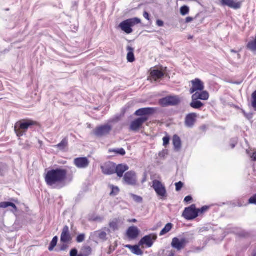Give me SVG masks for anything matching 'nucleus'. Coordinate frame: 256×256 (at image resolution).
<instances>
[{"instance_id": "obj_58", "label": "nucleus", "mask_w": 256, "mask_h": 256, "mask_svg": "<svg viewBox=\"0 0 256 256\" xmlns=\"http://www.w3.org/2000/svg\"><path fill=\"white\" fill-rule=\"evenodd\" d=\"M174 254L173 252H170L168 256H174Z\"/></svg>"}, {"instance_id": "obj_43", "label": "nucleus", "mask_w": 256, "mask_h": 256, "mask_svg": "<svg viewBox=\"0 0 256 256\" xmlns=\"http://www.w3.org/2000/svg\"><path fill=\"white\" fill-rule=\"evenodd\" d=\"M110 226L114 231L118 229V224L116 222H112L110 223Z\"/></svg>"}, {"instance_id": "obj_45", "label": "nucleus", "mask_w": 256, "mask_h": 256, "mask_svg": "<svg viewBox=\"0 0 256 256\" xmlns=\"http://www.w3.org/2000/svg\"><path fill=\"white\" fill-rule=\"evenodd\" d=\"M249 204H254L256 205V194H254L248 200Z\"/></svg>"}, {"instance_id": "obj_15", "label": "nucleus", "mask_w": 256, "mask_h": 256, "mask_svg": "<svg viewBox=\"0 0 256 256\" xmlns=\"http://www.w3.org/2000/svg\"><path fill=\"white\" fill-rule=\"evenodd\" d=\"M220 3L223 6H228L231 8L236 10L240 9L242 4V2L234 0H221Z\"/></svg>"}, {"instance_id": "obj_16", "label": "nucleus", "mask_w": 256, "mask_h": 256, "mask_svg": "<svg viewBox=\"0 0 256 256\" xmlns=\"http://www.w3.org/2000/svg\"><path fill=\"white\" fill-rule=\"evenodd\" d=\"M74 165L78 168H86L90 164V161L86 157L77 158L74 160Z\"/></svg>"}, {"instance_id": "obj_59", "label": "nucleus", "mask_w": 256, "mask_h": 256, "mask_svg": "<svg viewBox=\"0 0 256 256\" xmlns=\"http://www.w3.org/2000/svg\"><path fill=\"white\" fill-rule=\"evenodd\" d=\"M130 222H137L135 218L132 219L130 220Z\"/></svg>"}, {"instance_id": "obj_31", "label": "nucleus", "mask_w": 256, "mask_h": 256, "mask_svg": "<svg viewBox=\"0 0 256 256\" xmlns=\"http://www.w3.org/2000/svg\"><path fill=\"white\" fill-rule=\"evenodd\" d=\"M247 48L252 52H256V36L254 40L250 42L247 44Z\"/></svg>"}, {"instance_id": "obj_19", "label": "nucleus", "mask_w": 256, "mask_h": 256, "mask_svg": "<svg viewBox=\"0 0 256 256\" xmlns=\"http://www.w3.org/2000/svg\"><path fill=\"white\" fill-rule=\"evenodd\" d=\"M139 233L140 231L138 228L134 226L130 227L126 231L127 236L130 240L136 239L138 236Z\"/></svg>"}, {"instance_id": "obj_32", "label": "nucleus", "mask_w": 256, "mask_h": 256, "mask_svg": "<svg viewBox=\"0 0 256 256\" xmlns=\"http://www.w3.org/2000/svg\"><path fill=\"white\" fill-rule=\"evenodd\" d=\"M132 253L137 256H140L143 254V251L140 248L139 246L134 245L132 250Z\"/></svg>"}, {"instance_id": "obj_1", "label": "nucleus", "mask_w": 256, "mask_h": 256, "mask_svg": "<svg viewBox=\"0 0 256 256\" xmlns=\"http://www.w3.org/2000/svg\"><path fill=\"white\" fill-rule=\"evenodd\" d=\"M68 172L62 168H53L48 170L46 176L45 181L48 186L56 187L62 185L65 181Z\"/></svg>"}, {"instance_id": "obj_34", "label": "nucleus", "mask_w": 256, "mask_h": 256, "mask_svg": "<svg viewBox=\"0 0 256 256\" xmlns=\"http://www.w3.org/2000/svg\"><path fill=\"white\" fill-rule=\"evenodd\" d=\"M190 12V8L187 6H183L180 8V13L182 16H186Z\"/></svg>"}, {"instance_id": "obj_26", "label": "nucleus", "mask_w": 256, "mask_h": 256, "mask_svg": "<svg viewBox=\"0 0 256 256\" xmlns=\"http://www.w3.org/2000/svg\"><path fill=\"white\" fill-rule=\"evenodd\" d=\"M109 153L114 152L116 154L124 156L126 154V151L123 148L110 149Z\"/></svg>"}, {"instance_id": "obj_22", "label": "nucleus", "mask_w": 256, "mask_h": 256, "mask_svg": "<svg viewBox=\"0 0 256 256\" xmlns=\"http://www.w3.org/2000/svg\"><path fill=\"white\" fill-rule=\"evenodd\" d=\"M172 143L174 146V150L176 152L180 151L182 148V142L179 136L176 134L174 136Z\"/></svg>"}, {"instance_id": "obj_62", "label": "nucleus", "mask_w": 256, "mask_h": 256, "mask_svg": "<svg viewBox=\"0 0 256 256\" xmlns=\"http://www.w3.org/2000/svg\"><path fill=\"white\" fill-rule=\"evenodd\" d=\"M238 206H240V207H241V206H242V204H240L238 203Z\"/></svg>"}, {"instance_id": "obj_54", "label": "nucleus", "mask_w": 256, "mask_h": 256, "mask_svg": "<svg viewBox=\"0 0 256 256\" xmlns=\"http://www.w3.org/2000/svg\"><path fill=\"white\" fill-rule=\"evenodd\" d=\"M194 20V18L192 17H190V16H188V17H187L186 18V23H188V22H191L192 21Z\"/></svg>"}, {"instance_id": "obj_41", "label": "nucleus", "mask_w": 256, "mask_h": 256, "mask_svg": "<svg viewBox=\"0 0 256 256\" xmlns=\"http://www.w3.org/2000/svg\"><path fill=\"white\" fill-rule=\"evenodd\" d=\"M86 238V235L84 234H78L76 238V241L78 243H80L83 242L84 240Z\"/></svg>"}, {"instance_id": "obj_20", "label": "nucleus", "mask_w": 256, "mask_h": 256, "mask_svg": "<svg viewBox=\"0 0 256 256\" xmlns=\"http://www.w3.org/2000/svg\"><path fill=\"white\" fill-rule=\"evenodd\" d=\"M192 97L198 100H206L209 98V94L207 91H198L192 94Z\"/></svg>"}, {"instance_id": "obj_63", "label": "nucleus", "mask_w": 256, "mask_h": 256, "mask_svg": "<svg viewBox=\"0 0 256 256\" xmlns=\"http://www.w3.org/2000/svg\"><path fill=\"white\" fill-rule=\"evenodd\" d=\"M78 256H85L82 255V254H79L78 255Z\"/></svg>"}, {"instance_id": "obj_51", "label": "nucleus", "mask_w": 256, "mask_h": 256, "mask_svg": "<svg viewBox=\"0 0 256 256\" xmlns=\"http://www.w3.org/2000/svg\"><path fill=\"white\" fill-rule=\"evenodd\" d=\"M156 23L158 26H162L164 24V22L160 20H157Z\"/></svg>"}, {"instance_id": "obj_14", "label": "nucleus", "mask_w": 256, "mask_h": 256, "mask_svg": "<svg viewBox=\"0 0 256 256\" xmlns=\"http://www.w3.org/2000/svg\"><path fill=\"white\" fill-rule=\"evenodd\" d=\"M124 180L128 185H136L137 180L136 172L133 171L126 172L124 176Z\"/></svg>"}, {"instance_id": "obj_35", "label": "nucleus", "mask_w": 256, "mask_h": 256, "mask_svg": "<svg viewBox=\"0 0 256 256\" xmlns=\"http://www.w3.org/2000/svg\"><path fill=\"white\" fill-rule=\"evenodd\" d=\"M82 250L83 252L82 255L85 256H88L90 255L92 253V248L90 246H84Z\"/></svg>"}, {"instance_id": "obj_56", "label": "nucleus", "mask_w": 256, "mask_h": 256, "mask_svg": "<svg viewBox=\"0 0 256 256\" xmlns=\"http://www.w3.org/2000/svg\"><path fill=\"white\" fill-rule=\"evenodd\" d=\"M125 247L126 248H129L132 251V248H134V246H132V245H130V244H127V245L125 246Z\"/></svg>"}, {"instance_id": "obj_49", "label": "nucleus", "mask_w": 256, "mask_h": 256, "mask_svg": "<svg viewBox=\"0 0 256 256\" xmlns=\"http://www.w3.org/2000/svg\"><path fill=\"white\" fill-rule=\"evenodd\" d=\"M192 200V198L191 196H188L184 198V202L190 203Z\"/></svg>"}, {"instance_id": "obj_52", "label": "nucleus", "mask_w": 256, "mask_h": 256, "mask_svg": "<svg viewBox=\"0 0 256 256\" xmlns=\"http://www.w3.org/2000/svg\"><path fill=\"white\" fill-rule=\"evenodd\" d=\"M143 16H144V17L146 19V20H150V14H148V12H146V11H145V12H144V14H143Z\"/></svg>"}, {"instance_id": "obj_13", "label": "nucleus", "mask_w": 256, "mask_h": 256, "mask_svg": "<svg viewBox=\"0 0 256 256\" xmlns=\"http://www.w3.org/2000/svg\"><path fill=\"white\" fill-rule=\"evenodd\" d=\"M146 121L147 118H138L135 119L130 124V130L134 132H138Z\"/></svg>"}, {"instance_id": "obj_11", "label": "nucleus", "mask_w": 256, "mask_h": 256, "mask_svg": "<svg viewBox=\"0 0 256 256\" xmlns=\"http://www.w3.org/2000/svg\"><path fill=\"white\" fill-rule=\"evenodd\" d=\"M156 234H150L144 236L140 240L139 244L140 245H146L148 248H151L154 244V240H156Z\"/></svg>"}, {"instance_id": "obj_47", "label": "nucleus", "mask_w": 256, "mask_h": 256, "mask_svg": "<svg viewBox=\"0 0 256 256\" xmlns=\"http://www.w3.org/2000/svg\"><path fill=\"white\" fill-rule=\"evenodd\" d=\"M170 138L168 136H166L163 138V145L166 146L169 144Z\"/></svg>"}, {"instance_id": "obj_21", "label": "nucleus", "mask_w": 256, "mask_h": 256, "mask_svg": "<svg viewBox=\"0 0 256 256\" xmlns=\"http://www.w3.org/2000/svg\"><path fill=\"white\" fill-rule=\"evenodd\" d=\"M116 174L119 178H122L124 176V174L129 168V167L126 164H119L116 165Z\"/></svg>"}, {"instance_id": "obj_3", "label": "nucleus", "mask_w": 256, "mask_h": 256, "mask_svg": "<svg viewBox=\"0 0 256 256\" xmlns=\"http://www.w3.org/2000/svg\"><path fill=\"white\" fill-rule=\"evenodd\" d=\"M140 22L141 20L139 18H129L120 22L118 27L126 34H130L133 32L132 27Z\"/></svg>"}, {"instance_id": "obj_39", "label": "nucleus", "mask_w": 256, "mask_h": 256, "mask_svg": "<svg viewBox=\"0 0 256 256\" xmlns=\"http://www.w3.org/2000/svg\"><path fill=\"white\" fill-rule=\"evenodd\" d=\"M98 236L100 239L104 241H106L108 240L107 234L105 232H103V231L99 232Z\"/></svg>"}, {"instance_id": "obj_48", "label": "nucleus", "mask_w": 256, "mask_h": 256, "mask_svg": "<svg viewBox=\"0 0 256 256\" xmlns=\"http://www.w3.org/2000/svg\"><path fill=\"white\" fill-rule=\"evenodd\" d=\"M70 256H78V251L76 248H74L70 252Z\"/></svg>"}, {"instance_id": "obj_10", "label": "nucleus", "mask_w": 256, "mask_h": 256, "mask_svg": "<svg viewBox=\"0 0 256 256\" xmlns=\"http://www.w3.org/2000/svg\"><path fill=\"white\" fill-rule=\"evenodd\" d=\"M192 87L190 90V94L198 91H202L204 88V82L199 78H196L191 81Z\"/></svg>"}, {"instance_id": "obj_44", "label": "nucleus", "mask_w": 256, "mask_h": 256, "mask_svg": "<svg viewBox=\"0 0 256 256\" xmlns=\"http://www.w3.org/2000/svg\"><path fill=\"white\" fill-rule=\"evenodd\" d=\"M238 143L237 138H234L230 140V146L232 148H234Z\"/></svg>"}, {"instance_id": "obj_60", "label": "nucleus", "mask_w": 256, "mask_h": 256, "mask_svg": "<svg viewBox=\"0 0 256 256\" xmlns=\"http://www.w3.org/2000/svg\"><path fill=\"white\" fill-rule=\"evenodd\" d=\"M252 256H256V252H254Z\"/></svg>"}, {"instance_id": "obj_40", "label": "nucleus", "mask_w": 256, "mask_h": 256, "mask_svg": "<svg viewBox=\"0 0 256 256\" xmlns=\"http://www.w3.org/2000/svg\"><path fill=\"white\" fill-rule=\"evenodd\" d=\"M210 208V206H204L200 208H197V212L198 213V216L200 215L201 214H204V212H206V210H208Z\"/></svg>"}, {"instance_id": "obj_24", "label": "nucleus", "mask_w": 256, "mask_h": 256, "mask_svg": "<svg viewBox=\"0 0 256 256\" xmlns=\"http://www.w3.org/2000/svg\"><path fill=\"white\" fill-rule=\"evenodd\" d=\"M128 53L127 54V60L130 62H132L135 60V57L134 55V48L130 46H128L126 48Z\"/></svg>"}, {"instance_id": "obj_38", "label": "nucleus", "mask_w": 256, "mask_h": 256, "mask_svg": "<svg viewBox=\"0 0 256 256\" xmlns=\"http://www.w3.org/2000/svg\"><path fill=\"white\" fill-rule=\"evenodd\" d=\"M130 196L133 198L134 200L137 203H141L142 202V197L137 196L133 194H130Z\"/></svg>"}, {"instance_id": "obj_42", "label": "nucleus", "mask_w": 256, "mask_h": 256, "mask_svg": "<svg viewBox=\"0 0 256 256\" xmlns=\"http://www.w3.org/2000/svg\"><path fill=\"white\" fill-rule=\"evenodd\" d=\"M175 186H176V192H179L180 190H181V189L183 187L184 184L182 182H176L175 184Z\"/></svg>"}, {"instance_id": "obj_50", "label": "nucleus", "mask_w": 256, "mask_h": 256, "mask_svg": "<svg viewBox=\"0 0 256 256\" xmlns=\"http://www.w3.org/2000/svg\"><path fill=\"white\" fill-rule=\"evenodd\" d=\"M240 235L242 236L247 237L250 235V234L248 232L244 230L240 233Z\"/></svg>"}, {"instance_id": "obj_33", "label": "nucleus", "mask_w": 256, "mask_h": 256, "mask_svg": "<svg viewBox=\"0 0 256 256\" xmlns=\"http://www.w3.org/2000/svg\"><path fill=\"white\" fill-rule=\"evenodd\" d=\"M62 244L58 245V250L60 252L66 251L69 247L70 242H60Z\"/></svg>"}, {"instance_id": "obj_55", "label": "nucleus", "mask_w": 256, "mask_h": 256, "mask_svg": "<svg viewBox=\"0 0 256 256\" xmlns=\"http://www.w3.org/2000/svg\"><path fill=\"white\" fill-rule=\"evenodd\" d=\"M251 158L253 161H256V152H253L252 156H251Z\"/></svg>"}, {"instance_id": "obj_28", "label": "nucleus", "mask_w": 256, "mask_h": 256, "mask_svg": "<svg viewBox=\"0 0 256 256\" xmlns=\"http://www.w3.org/2000/svg\"><path fill=\"white\" fill-rule=\"evenodd\" d=\"M8 206H11L15 210H17V208L14 204L10 202H4L0 203V208H5Z\"/></svg>"}, {"instance_id": "obj_5", "label": "nucleus", "mask_w": 256, "mask_h": 256, "mask_svg": "<svg viewBox=\"0 0 256 256\" xmlns=\"http://www.w3.org/2000/svg\"><path fill=\"white\" fill-rule=\"evenodd\" d=\"M112 130V126L106 124L96 127L94 130V134L98 138H102L108 136Z\"/></svg>"}, {"instance_id": "obj_8", "label": "nucleus", "mask_w": 256, "mask_h": 256, "mask_svg": "<svg viewBox=\"0 0 256 256\" xmlns=\"http://www.w3.org/2000/svg\"><path fill=\"white\" fill-rule=\"evenodd\" d=\"M156 112V108H141L136 110L134 114L139 116L140 118H144L148 120V116L154 114Z\"/></svg>"}, {"instance_id": "obj_29", "label": "nucleus", "mask_w": 256, "mask_h": 256, "mask_svg": "<svg viewBox=\"0 0 256 256\" xmlns=\"http://www.w3.org/2000/svg\"><path fill=\"white\" fill-rule=\"evenodd\" d=\"M68 145L67 138H64L60 143L56 145V147L60 150H64Z\"/></svg>"}, {"instance_id": "obj_53", "label": "nucleus", "mask_w": 256, "mask_h": 256, "mask_svg": "<svg viewBox=\"0 0 256 256\" xmlns=\"http://www.w3.org/2000/svg\"><path fill=\"white\" fill-rule=\"evenodd\" d=\"M202 248H200V247H196L194 248V250L192 251V252H200V251H202Z\"/></svg>"}, {"instance_id": "obj_12", "label": "nucleus", "mask_w": 256, "mask_h": 256, "mask_svg": "<svg viewBox=\"0 0 256 256\" xmlns=\"http://www.w3.org/2000/svg\"><path fill=\"white\" fill-rule=\"evenodd\" d=\"M116 164L108 162L101 166L102 172L106 175H111L116 173Z\"/></svg>"}, {"instance_id": "obj_17", "label": "nucleus", "mask_w": 256, "mask_h": 256, "mask_svg": "<svg viewBox=\"0 0 256 256\" xmlns=\"http://www.w3.org/2000/svg\"><path fill=\"white\" fill-rule=\"evenodd\" d=\"M72 238L70 232L69 228L68 226H65L62 229L60 236V242H70Z\"/></svg>"}, {"instance_id": "obj_37", "label": "nucleus", "mask_w": 256, "mask_h": 256, "mask_svg": "<svg viewBox=\"0 0 256 256\" xmlns=\"http://www.w3.org/2000/svg\"><path fill=\"white\" fill-rule=\"evenodd\" d=\"M252 106L256 111V90L252 94Z\"/></svg>"}, {"instance_id": "obj_64", "label": "nucleus", "mask_w": 256, "mask_h": 256, "mask_svg": "<svg viewBox=\"0 0 256 256\" xmlns=\"http://www.w3.org/2000/svg\"><path fill=\"white\" fill-rule=\"evenodd\" d=\"M192 38V37L190 36V37L188 38V39Z\"/></svg>"}, {"instance_id": "obj_4", "label": "nucleus", "mask_w": 256, "mask_h": 256, "mask_svg": "<svg viewBox=\"0 0 256 256\" xmlns=\"http://www.w3.org/2000/svg\"><path fill=\"white\" fill-rule=\"evenodd\" d=\"M180 100L178 96H168L159 100L158 103L162 107L176 106L180 104Z\"/></svg>"}, {"instance_id": "obj_18", "label": "nucleus", "mask_w": 256, "mask_h": 256, "mask_svg": "<svg viewBox=\"0 0 256 256\" xmlns=\"http://www.w3.org/2000/svg\"><path fill=\"white\" fill-rule=\"evenodd\" d=\"M196 114L190 113L186 115L185 118V126L189 128H192L196 122Z\"/></svg>"}, {"instance_id": "obj_27", "label": "nucleus", "mask_w": 256, "mask_h": 256, "mask_svg": "<svg viewBox=\"0 0 256 256\" xmlns=\"http://www.w3.org/2000/svg\"><path fill=\"white\" fill-rule=\"evenodd\" d=\"M172 226L173 224L172 223L167 224L164 228L160 231V235L162 236L168 232L172 230Z\"/></svg>"}, {"instance_id": "obj_57", "label": "nucleus", "mask_w": 256, "mask_h": 256, "mask_svg": "<svg viewBox=\"0 0 256 256\" xmlns=\"http://www.w3.org/2000/svg\"><path fill=\"white\" fill-rule=\"evenodd\" d=\"M120 118L118 117H117L116 118L115 120H112V122H118Z\"/></svg>"}, {"instance_id": "obj_6", "label": "nucleus", "mask_w": 256, "mask_h": 256, "mask_svg": "<svg viewBox=\"0 0 256 256\" xmlns=\"http://www.w3.org/2000/svg\"><path fill=\"white\" fill-rule=\"evenodd\" d=\"M182 216L188 220L195 219L198 216L197 208L195 204H192L188 208H186L182 213Z\"/></svg>"}, {"instance_id": "obj_30", "label": "nucleus", "mask_w": 256, "mask_h": 256, "mask_svg": "<svg viewBox=\"0 0 256 256\" xmlns=\"http://www.w3.org/2000/svg\"><path fill=\"white\" fill-rule=\"evenodd\" d=\"M58 237L57 236H55L53 238L52 240L51 241L50 246H48V250L50 252H52L54 250V248L56 247L58 244Z\"/></svg>"}, {"instance_id": "obj_23", "label": "nucleus", "mask_w": 256, "mask_h": 256, "mask_svg": "<svg viewBox=\"0 0 256 256\" xmlns=\"http://www.w3.org/2000/svg\"><path fill=\"white\" fill-rule=\"evenodd\" d=\"M190 106L191 108L194 109L200 110L204 106V104L192 97V102L190 103Z\"/></svg>"}, {"instance_id": "obj_25", "label": "nucleus", "mask_w": 256, "mask_h": 256, "mask_svg": "<svg viewBox=\"0 0 256 256\" xmlns=\"http://www.w3.org/2000/svg\"><path fill=\"white\" fill-rule=\"evenodd\" d=\"M150 74L156 80L160 79L162 78L164 76V72L158 70H152L150 72Z\"/></svg>"}, {"instance_id": "obj_7", "label": "nucleus", "mask_w": 256, "mask_h": 256, "mask_svg": "<svg viewBox=\"0 0 256 256\" xmlns=\"http://www.w3.org/2000/svg\"><path fill=\"white\" fill-rule=\"evenodd\" d=\"M152 187L154 190L156 194L162 198L166 196V190L164 185L158 180H154L152 182Z\"/></svg>"}, {"instance_id": "obj_2", "label": "nucleus", "mask_w": 256, "mask_h": 256, "mask_svg": "<svg viewBox=\"0 0 256 256\" xmlns=\"http://www.w3.org/2000/svg\"><path fill=\"white\" fill-rule=\"evenodd\" d=\"M38 125V122L30 119L21 120L14 125V132L18 138L26 135L29 128Z\"/></svg>"}, {"instance_id": "obj_9", "label": "nucleus", "mask_w": 256, "mask_h": 256, "mask_svg": "<svg viewBox=\"0 0 256 256\" xmlns=\"http://www.w3.org/2000/svg\"><path fill=\"white\" fill-rule=\"evenodd\" d=\"M188 242L189 241L184 238L180 239L176 237L172 239L171 246L173 248L180 250L184 248Z\"/></svg>"}, {"instance_id": "obj_36", "label": "nucleus", "mask_w": 256, "mask_h": 256, "mask_svg": "<svg viewBox=\"0 0 256 256\" xmlns=\"http://www.w3.org/2000/svg\"><path fill=\"white\" fill-rule=\"evenodd\" d=\"M110 188H111V189H112V191L110 193V195L111 196H116L119 192H120V189L118 187V186H114L113 185H112L110 186Z\"/></svg>"}, {"instance_id": "obj_61", "label": "nucleus", "mask_w": 256, "mask_h": 256, "mask_svg": "<svg viewBox=\"0 0 256 256\" xmlns=\"http://www.w3.org/2000/svg\"><path fill=\"white\" fill-rule=\"evenodd\" d=\"M234 84H240V82H234Z\"/></svg>"}, {"instance_id": "obj_46", "label": "nucleus", "mask_w": 256, "mask_h": 256, "mask_svg": "<svg viewBox=\"0 0 256 256\" xmlns=\"http://www.w3.org/2000/svg\"><path fill=\"white\" fill-rule=\"evenodd\" d=\"M243 114L244 116L248 120H250L253 118V114L252 112L246 113V112L243 111Z\"/></svg>"}]
</instances>
